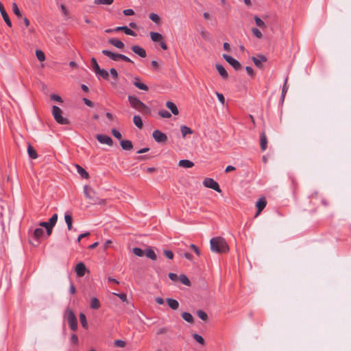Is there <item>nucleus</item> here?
Listing matches in <instances>:
<instances>
[{"label":"nucleus","instance_id":"obj_63","mask_svg":"<svg viewBox=\"0 0 351 351\" xmlns=\"http://www.w3.org/2000/svg\"><path fill=\"white\" fill-rule=\"evenodd\" d=\"M89 234H90V233H89V232H85V233L80 234L78 236V237H77V240H76V242H77V243H80V241H81V239H82L83 238H84V237H86L88 236Z\"/></svg>","mask_w":351,"mask_h":351},{"label":"nucleus","instance_id":"obj_62","mask_svg":"<svg viewBox=\"0 0 351 351\" xmlns=\"http://www.w3.org/2000/svg\"><path fill=\"white\" fill-rule=\"evenodd\" d=\"M247 73L251 76L253 77L254 75V69L251 66H246L245 68Z\"/></svg>","mask_w":351,"mask_h":351},{"label":"nucleus","instance_id":"obj_53","mask_svg":"<svg viewBox=\"0 0 351 351\" xmlns=\"http://www.w3.org/2000/svg\"><path fill=\"white\" fill-rule=\"evenodd\" d=\"M112 134L117 139L121 138V134L115 128L112 129Z\"/></svg>","mask_w":351,"mask_h":351},{"label":"nucleus","instance_id":"obj_21","mask_svg":"<svg viewBox=\"0 0 351 351\" xmlns=\"http://www.w3.org/2000/svg\"><path fill=\"white\" fill-rule=\"evenodd\" d=\"M216 69L217 70L219 74L224 79L227 78L228 76V72L225 69V68L219 64H216Z\"/></svg>","mask_w":351,"mask_h":351},{"label":"nucleus","instance_id":"obj_4","mask_svg":"<svg viewBox=\"0 0 351 351\" xmlns=\"http://www.w3.org/2000/svg\"><path fill=\"white\" fill-rule=\"evenodd\" d=\"M64 316L67 319L70 328L75 331L77 328V321L73 311L70 308H66Z\"/></svg>","mask_w":351,"mask_h":351},{"label":"nucleus","instance_id":"obj_25","mask_svg":"<svg viewBox=\"0 0 351 351\" xmlns=\"http://www.w3.org/2000/svg\"><path fill=\"white\" fill-rule=\"evenodd\" d=\"M178 165L184 168H191L193 167L194 163L189 160L183 159L179 161Z\"/></svg>","mask_w":351,"mask_h":351},{"label":"nucleus","instance_id":"obj_31","mask_svg":"<svg viewBox=\"0 0 351 351\" xmlns=\"http://www.w3.org/2000/svg\"><path fill=\"white\" fill-rule=\"evenodd\" d=\"M150 37L153 42H159L162 40V36L158 32H150Z\"/></svg>","mask_w":351,"mask_h":351},{"label":"nucleus","instance_id":"obj_10","mask_svg":"<svg viewBox=\"0 0 351 351\" xmlns=\"http://www.w3.org/2000/svg\"><path fill=\"white\" fill-rule=\"evenodd\" d=\"M96 138L101 144H106L109 146H112L113 145L112 139L108 135L97 134Z\"/></svg>","mask_w":351,"mask_h":351},{"label":"nucleus","instance_id":"obj_59","mask_svg":"<svg viewBox=\"0 0 351 351\" xmlns=\"http://www.w3.org/2000/svg\"><path fill=\"white\" fill-rule=\"evenodd\" d=\"M123 13L125 16H132L134 14V12L132 9H126L123 11Z\"/></svg>","mask_w":351,"mask_h":351},{"label":"nucleus","instance_id":"obj_36","mask_svg":"<svg viewBox=\"0 0 351 351\" xmlns=\"http://www.w3.org/2000/svg\"><path fill=\"white\" fill-rule=\"evenodd\" d=\"M182 317L189 323H192L193 322V317L192 315L189 313L184 312L182 314Z\"/></svg>","mask_w":351,"mask_h":351},{"label":"nucleus","instance_id":"obj_61","mask_svg":"<svg viewBox=\"0 0 351 351\" xmlns=\"http://www.w3.org/2000/svg\"><path fill=\"white\" fill-rule=\"evenodd\" d=\"M117 295L123 302H127V295L125 293H114Z\"/></svg>","mask_w":351,"mask_h":351},{"label":"nucleus","instance_id":"obj_23","mask_svg":"<svg viewBox=\"0 0 351 351\" xmlns=\"http://www.w3.org/2000/svg\"><path fill=\"white\" fill-rule=\"evenodd\" d=\"M167 302L169 306L173 310H176L179 307V302L175 299L167 298Z\"/></svg>","mask_w":351,"mask_h":351},{"label":"nucleus","instance_id":"obj_17","mask_svg":"<svg viewBox=\"0 0 351 351\" xmlns=\"http://www.w3.org/2000/svg\"><path fill=\"white\" fill-rule=\"evenodd\" d=\"M267 202L264 197L260 198L258 202H256V207L258 209L257 213L256 216H257L266 206Z\"/></svg>","mask_w":351,"mask_h":351},{"label":"nucleus","instance_id":"obj_18","mask_svg":"<svg viewBox=\"0 0 351 351\" xmlns=\"http://www.w3.org/2000/svg\"><path fill=\"white\" fill-rule=\"evenodd\" d=\"M114 30L118 31V32L123 31L127 35L133 36H136V34L133 30L128 28L127 26L117 27L116 28H114Z\"/></svg>","mask_w":351,"mask_h":351},{"label":"nucleus","instance_id":"obj_9","mask_svg":"<svg viewBox=\"0 0 351 351\" xmlns=\"http://www.w3.org/2000/svg\"><path fill=\"white\" fill-rule=\"evenodd\" d=\"M254 64L258 68H262L263 63L267 62V58L265 55L263 54H258L256 56H253L252 58Z\"/></svg>","mask_w":351,"mask_h":351},{"label":"nucleus","instance_id":"obj_44","mask_svg":"<svg viewBox=\"0 0 351 351\" xmlns=\"http://www.w3.org/2000/svg\"><path fill=\"white\" fill-rule=\"evenodd\" d=\"M133 253L137 256H139V257H141L144 255L145 254V251H143L141 248L140 247H134L133 248Z\"/></svg>","mask_w":351,"mask_h":351},{"label":"nucleus","instance_id":"obj_33","mask_svg":"<svg viewBox=\"0 0 351 351\" xmlns=\"http://www.w3.org/2000/svg\"><path fill=\"white\" fill-rule=\"evenodd\" d=\"M180 131H181L182 137H184V138L186 137V136L187 134H191L193 133L192 130L186 125H182L181 128H180Z\"/></svg>","mask_w":351,"mask_h":351},{"label":"nucleus","instance_id":"obj_49","mask_svg":"<svg viewBox=\"0 0 351 351\" xmlns=\"http://www.w3.org/2000/svg\"><path fill=\"white\" fill-rule=\"evenodd\" d=\"M193 337L197 342H198L200 344H204V338L201 335L195 333V334H193Z\"/></svg>","mask_w":351,"mask_h":351},{"label":"nucleus","instance_id":"obj_30","mask_svg":"<svg viewBox=\"0 0 351 351\" xmlns=\"http://www.w3.org/2000/svg\"><path fill=\"white\" fill-rule=\"evenodd\" d=\"M133 121L134 125L138 128L141 129L143 126V121L141 117L139 115H134L133 117Z\"/></svg>","mask_w":351,"mask_h":351},{"label":"nucleus","instance_id":"obj_54","mask_svg":"<svg viewBox=\"0 0 351 351\" xmlns=\"http://www.w3.org/2000/svg\"><path fill=\"white\" fill-rule=\"evenodd\" d=\"M110 73L113 79H114L115 80L118 79V73L114 68L110 69Z\"/></svg>","mask_w":351,"mask_h":351},{"label":"nucleus","instance_id":"obj_42","mask_svg":"<svg viewBox=\"0 0 351 351\" xmlns=\"http://www.w3.org/2000/svg\"><path fill=\"white\" fill-rule=\"evenodd\" d=\"M158 114L161 117L167 118V119L170 118L171 117V114L169 111H167L166 110H159Z\"/></svg>","mask_w":351,"mask_h":351},{"label":"nucleus","instance_id":"obj_20","mask_svg":"<svg viewBox=\"0 0 351 351\" xmlns=\"http://www.w3.org/2000/svg\"><path fill=\"white\" fill-rule=\"evenodd\" d=\"M260 145H261V148L262 151H265L267 149V140L265 133L264 132H263L261 134Z\"/></svg>","mask_w":351,"mask_h":351},{"label":"nucleus","instance_id":"obj_34","mask_svg":"<svg viewBox=\"0 0 351 351\" xmlns=\"http://www.w3.org/2000/svg\"><path fill=\"white\" fill-rule=\"evenodd\" d=\"M27 152L29 156L32 159H36L38 158V154L36 151L30 145H29L27 148Z\"/></svg>","mask_w":351,"mask_h":351},{"label":"nucleus","instance_id":"obj_7","mask_svg":"<svg viewBox=\"0 0 351 351\" xmlns=\"http://www.w3.org/2000/svg\"><path fill=\"white\" fill-rule=\"evenodd\" d=\"M223 58L226 60V61L227 62H228L236 71H239L241 69V65L240 64V62L237 60L236 59H234V58H232V56H229V55H227V54H223Z\"/></svg>","mask_w":351,"mask_h":351},{"label":"nucleus","instance_id":"obj_24","mask_svg":"<svg viewBox=\"0 0 351 351\" xmlns=\"http://www.w3.org/2000/svg\"><path fill=\"white\" fill-rule=\"evenodd\" d=\"M166 106L171 110V112L177 115L179 113L178 109L176 106V105L172 102V101H167L166 103Z\"/></svg>","mask_w":351,"mask_h":351},{"label":"nucleus","instance_id":"obj_32","mask_svg":"<svg viewBox=\"0 0 351 351\" xmlns=\"http://www.w3.org/2000/svg\"><path fill=\"white\" fill-rule=\"evenodd\" d=\"M287 77L285 79V83H284L282 88V93H281V97H280V101L282 102L284 101L285 95L288 90V86H287Z\"/></svg>","mask_w":351,"mask_h":351},{"label":"nucleus","instance_id":"obj_35","mask_svg":"<svg viewBox=\"0 0 351 351\" xmlns=\"http://www.w3.org/2000/svg\"><path fill=\"white\" fill-rule=\"evenodd\" d=\"M178 279L184 285L189 286L190 284H191L189 278L186 275H184V274H181L178 277Z\"/></svg>","mask_w":351,"mask_h":351},{"label":"nucleus","instance_id":"obj_38","mask_svg":"<svg viewBox=\"0 0 351 351\" xmlns=\"http://www.w3.org/2000/svg\"><path fill=\"white\" fill-rule=\"evenodd\" d=\"M80 322L82 324V326L83 328H88V323H87V321H86V315L81 313L80 314Z\"/></svg>","mask_w":351,"mask_h":351},{"label":"nucleus","instance_id":"obj_40","mask_svg":"<svg viewBox=\"0 0 351 351\" xmlns=\"http://www.w3.org/2000/svg\"><path fill=\"white\" fill-rule=\"evenodd\" d=\"M36 56L38 60L40 62H43L45 60V55L43 51L40 49H37L36 51Z\"/></svg>","mask_w":351,"mask_h":351},{"label":"nucleus","instance_id":"obj_27","mask_svg":"<svg viewBox=\"0 0 351 351\" xmlns=\"http://www.w3.org/2000/svg\"><path fill=\"white\" fill-rule=\"evenodd\" d=\"M144 254H145V256L147 258H150V259H152L153 261L156 260V258H157L156 254L154 252V251L152 248H150V247H148V248L145 249Z\"/></svg>","mask_w":351,"mask_h":351},{"label":"nucleus","instance_id":"obj_48","mask_svg":"<svg viewBox=\"0 0 351 351\" xmlns=\"http://www.w3.org/2000/svg\"><path fill=\"white\" fill-rule=\"evenodd\" d=\"M197 314L202 320L206 321L208 318L207 314L202 310L197 311Z\"/></svg>","mask_w":351,"mask_h":351},{"label":"nucleus","instance_id":"obj_56","mask_svg":"<svg viewBox=\"0 0 351 351\" xmlns=\"http://www.w3.org/2000/svg\"><path fill=\"white\" fill-rule=\"evenodd\" d=\"M216 95L219 99V101H220V103L222 104V105H224L225 104V98L223 95V94L221 93H219L218 92H216Z\"/></svg>","mask_w":351,"mask_h":351},{"label":"nucleus","instance_id":"obj_15","mask_svg":"<svg viewBox=\"0 0 351 351\" xmlns=\"http://www.w3.org/2000/svg\"><path fill=\"white\" fill-rule=\"evenodd\" d=\"M108 43L119 49H123L125 47L124 43L116 38H110Z\"/></svg>","mask_w":351,"mask_h":351},{"label":"nucleus","instance_id":"obj_28","mask_svg":"<svg viewBox=\"0 0 351 351\" xmlns=\"http://www.w3.org/2000/svg\"><path fill=\"white\" fill-rule=\"evenodd\" d=\"M44 236V230L42 228H37L34 231V237L36 240H39Z\"/></svg>","mask_w":351,"mask_h":351},{"label":"nucleus","instance_id":"obj_51","mask_svg":"<svg viewBox=\"0 0 351 351\" xmlns=\"http://www.w3.org/2000/svg\"><path fill=\"white\" fill-rule=\"evenodd\" d=\"M64 220H65V222L67 224L69 223H71L73 222V218H72V216L70 213H66L65 215H64Z\"/></svg>","mask_w":351,"mask_h":351},{"label":"nucleus","instance_id":"obj_46","mask_svg":"<svg viewBox=\"0 0 351 351\" xmlns=\"http://www.w3.org/2000/svg\"><path fill=\"white\" fill-rule=\"evenodd\" d=\"M12 9H13V12L14 13V14L16 16H17L18 17H21V12L20 11L19 8H18L17 4L16 3H12Z\"/></svg>","mask_w":351,"mask_h":351},{"label":"nucleus","instance_id":"obj_12","mask_svg":"<svg viewBox=\"0 0 351 351\" xmlns=\"http://www.w3.org/2000/svg\"><path fill=\"white\" fill-rule=\"evenodd\" d=\"M0 12L1 14L5 21V23L7 24L8 26L12 27V22L8 16V14H7L3 5L0 2Z\"/></svg>","mask_w":351,"mask_h":351},{"label":"nucleus","instance_id":"obj_11","mask_svg":"<svg viewBox=\"0 0 351 351\" xmlns=\"http://www.w3.org/2000/svg\"><path fill=\"white\" fill-rule=\"evenodd\" d=\"M75 272L77 276L83 277L88 271L85 265L83 263H79L75 266Z\"/></svg>","mask_w":351,"mask_h":351},{"label":"nucleus","instance_id":"obj_39","mask_svg":"<svg viewBox=\"0 0 351 351\" xmlns=\"http://www.w3.org/2000/svg\"><path fill=\"white\" fill-rule=\"evenodd\" d=\"M254 21H255V23H256V25L261 27V28H265V23H264V21L261 19L259 18L258 16H254Z\"/></svg>","mask_w":351,"mask_h":351},{"label":"nucleus","instance_id":"obj_16","mask_svg":"<svg viewBox=\"0 0 351 351\" xmlns=\"http://www.w3.org/2000/svg\"><path fill=\"white\" fill-rule=\"evenodd\" d=\"M133 84L136 88H138L140 90H145V91H147L149 90L148 86L146 84H145L144 83L141 82L140 80L138 77H134Z\"/></svg>","mask_w":351,"mask_h":351},{"label":"nucleus","instance_id":"obj_60","mask_svg":"<svg viewBox=\"0 0 351 351\" xmlns=\"http://www.w3.org/2000/svg\"><path fill=\"white\" fill-rule=\"evenodd\" d=\"M200 35H201V36H202L204 39H206V40L208 39V37H209V33H208L207 31H206V30H204V29L202 30V31L200 32Z\"/></svg>","mask_w":351,"mask_h":351},{"label":"nucleus","instance_id":"obj_14","mask_svg":"<svg viewBox=\"0 0 351 351\" xmlns=\"http://www.w3.org/2000/svg\"><path fill=\"white\" fill-rule=\"evenodd\" d=\"M84 193L86 198L89 199H94L95 191L90 186L85 185L84 186Z\"/></svg>","mask_w":351,"mask_h":351},{"label":"nucleus","instance_id":"obj_52","mask_svg":"<svg viewBox=\"0 0 351 351\" xmlns=\"http://www.w3.org/2000/svg\"><path fill=\"white\" fill-rule=\"evenodd\" d=\"M126 345V343L123 340H116L114 341V346L118 348H124Z\"/></svg>","mask_w":351,"mask_h":351},{"label":"nucleus","instance_id":"obj_1","mask_svg":"<svg viewBox=\"0 0 351 351\" xmlns=\"http://www.w3.org/2000/svg\"><path fill=\"white\" fill-rule=\"evenodd\" d=\"M210 250L216 253H226L229 247L226 240L221 237H213L210 241Z\"/></svg>","mask_w":351,"mask_h":351},{"label":"nucleus","instance_id":"obj_6","mask_svg":"<svg viewBox=\"0 0 351 351\" xmlns=\"http://www.w3.org/2000/svg\"><path fill=\"white\" fill-rule=\"evenodd\" d=\"M203 184L209 189H213L217 192H220L221 189L219 184L213 178H206L203 181Z\"/></svg>","mask_w":351,"mask_h":351},{"label":"nucleus","instance_id":"obj_41","mask_svg":"<svg viewBox=\"0 0 351 351\" xmlns=\"http://www.w3.org/2000/svg\"><path fill=\"white\" fill-rule=\"evenodd\" d=\"M203 16L206 20H212L213 23L212 25H217V21L215 19L213 18V16L210 14L208 12H204L203 14Z\"/></svg>","mask_w":351,"mask_h":351},{"label":"nucleus","instance_id":"obj_58","mask_svg":"<svg viewBox=\"0 0 351 351\" xmlns=\"http://www.w3.org/2000/svg\"><path fill=\"white\" fill-rule=\"evenodd\" d=\"M164 254L169 259H172L173 258V253L171 250H164Z\"/></svg>","mask_w":351,"mask_h":351},{"label":"nucleus","instance_id":"obj_3","mask_svg":"<svg viewBox=\"0 0 351 351\" xmlns=\"http://www.w3.org/2000/svg\"><path fill=\"white\" fill-rule=\"evenodd\" d=\"M101 53L114 61L121 60L127 62L134 63V62L130 58L123 54L115 53L107 49L102 50Z\"/></svg>","mask_w":351,"mask_h":351},{"label":"nucleus","instance_id":"obj_26","mask_svg":"<svg viewBox=\"0 0 351 351\" xmlns=\"http://www.w3.org/2000/svg\"><path fill=\"white\" fill-rule=\"evenodd\" d=\"M95 74L98 77H101L104 80H108L109 77V73L104 69H99L95 72Z\"/></svg>","mask_w":351,"mask_h":351},{"label":"nucleus","instance_id":"obj_8","mask_svg":"<svg viewBox=\"0 0 351 351\" xmlns=\"http://www.w3.org/2000/svg\"><path fill=\"white\" fill-rule=\"evenodd\" d=\"M152 136L158 143H165L167 140V135L158 130H156L153 132Z\"/></svg>","mask_w":351,"mask_h":351},{"label":"nucleus","instance_id":"obj_57","mask_svg":"<svg viewBox=\"0 0 351 351\" xmlns=\"http://www.w3.org/2000/svg\"><path fill=\"white\" fill-rule=\"evenodd\" d=\"M51 99L57 102H62V99L60 97V96L56 95V94H52L51 95Z\"/></svg>","mask_w":351,"mask_h":351},{"label":"nucleus","instance_id":"obj_50","mask_svg":"<svg viewBox=\"0 0 351 351\" xmlns=\"http://www.w3.org/2000/svg\"><path fill=\"white\" fill-rule=\"evenodd\" d=\"M149 16V19L154 23H158L160 21V17L157 14L151 13Z\"/></svg>","mask_w":351,"mask_h":351},{"label":"nucleus","instance_id":"obj_43","mask_svg":"<svg viewBox=\"0 0 351 351\" xmlns=\"http://www.w3.org/2000/svg\"><path fill=\"white\" fill-rule=\"evenodd\" d=\"M58 221V215L53 214L49 220V226H55Z\"/></svg>","mask_w":351,"mask_h":351},{"label":"nucleus","instance_id":"obj_29","mask_svg":"<svg viewBox=\"0 0 351 351\" xmlns=\"http://www.w3.org/2000/svg\"><path fill=\"white\" fill-rule=\"evenodd\" d=\"M75 167H76L77 173L81 176V177L82 178H88V173L84 168H82L79 165H76Z\"/></svg>","mask_w":351,"mask_h":351},{"label":"nucleus","instance_id":"obj_5","mask_svg":"<svg viewBox=\"0 0 351 351\" xmlns=\"http://www.w3.org/2000/svg\"><path fill=\"white\" fill-rule=\"evenodd\" d=\"M52 114L57 123L61 125L69 124V120L62 116V110L56 106H53L52 108Z\"/></svg>","mask_w":351,"mask_h":351},{"label":"nucleus","instance_id":"obj_19","mask_svg":"<svg viewBox=\"0 0 351 351\" xmlns=\"http://www.w3.org/2000/svg\"><path fill=\"white\" fill-rule=\"evenodd\" d=\"M120 145L124 150H131L133 148L132 143L130 140H121Z\"/></svg>","mask_w":351,"mask_h":351},{"label":"nucleus","instance_id":"obj_45","mask_svg":"<svg viewBox=\"0 0 351 351\" xmlns=\"http://www.w3.org/2000/svg\"><path fill=\"white\" fill-rule=\"evenodd\" d=\"M91 64H92V67H93V69L95 73L100 69V67L97 62V60L95 58H91Z\"/></svg>","mask_w":351,"mask_h":351},{"label":"nucleus","instance_id":"obj_47","mask_svg":"<svg viewBox=\"0 0 351 351\" xmlns=\"http://www.w3.org/2000/svg\"><path fill=\"white\" fill-rule=\"evenodd\" d=\"M252 32L258 38H261L263 37L261 32L256 27L252 28Z\"/></svg>","mask_w":351,"mask_h":351},{"label":"nucleus","instance_id":"obj_37","mask_svg":"<svg viewBox=\"0 0 351 351\" xmlns=\"http://www.w3.org/2000/svg\"><path fill=\"white\" fill-rule=\"evenodd\" d=\"M114 0H94L95 5H109L113 3Z\"/></svg>","mask_w":351,"mask_h":351},{"label":"nucleus","instance_id":"obj_13","mask_svg":"<svg viewBox=\"0 0 351 351\" xmlns=\"http://www.w3.org/2000/svg\"><path fill=\"white\" fill-rule=\"evenodd\" d=\"M131 49L134 53L141 58H145L147 56L145 50L138 45H133Z\"/></svg>","mask_w":351,"mask_h":351},{"label":"nucleus","instance_id":"obj_55","mask_svg":"<svg viewBox=\"0 0 351 351\" xmlns=\"http://www.w3.org/2000/svg\"><path fill=\"white\" fill-rule=\"evenodd\" d=\"M71 341L72 343H73L75 345H77L78 344V342H79L78 337H77V336L75 334H72L71 335Z\"/></svg>","mask_w":351,"mask_h":351},{"label":"nucleus","instance_id":"obj_22","mask_svg":"<svg viewBox=\"0 0 351 351\" xmlns=\"http://www.w3.org/2000/svg\"><path fill=\"white\" fill-rule=\"evenodd\" d=\"M100 306H101L100 302L96 297H93L90 299V308L96 310V309L99 308Z\"/></svg>","mask_w":351,"mask_h":351},{"label":"nucleus","instance_id":"obj_2","mask_svg":"<svg viewBox=\"0 0 351 351\" xmlns=\"http://www.w3.org/2000/svg\"><path fill=\"white\" fill-rule=\"evenodd\" d=\"M128 101L130 106L141 113H149V108L135 96L129 95Z\"/></svg>","mask_w":351,"mask_h":351},{"label":"nucleus","instance_id":"obj_64","mask_svg":"<svg viewBox=\"0 0 351 351\" xmlns=\"http://www.w3.org/2000/svg\"><path fill=\"white\" fill-rule=\"evenodd\" d=\"M168 276H169V278L172 281H176L178 280V276H177V274H174V273H169Z\"/></svg>","mask_w":351,"mask_h":351}]
</instances>
